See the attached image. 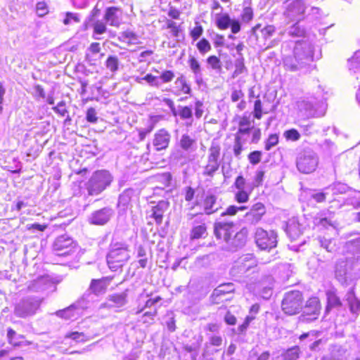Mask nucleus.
<instances>
[{
	"label": "nucleus",
	"instance_id": "nucleus-1",
	"mask_svg": "<svg viewBox=\"0 0 360 360\" xmlns=\"http://www.w3.org/2000/svg\"><path fill=\"white\" fill-rule=\"evenodd\" d=\"M236 229V225L233 221L219 220L214 226L215 236L223 240L226 244V248L231 251L243 248L247 241L248 229L243 228L238 231Z\"/></svg>",
	"mask_w": 360,
	"mask_h": 360
},
{
	"label": "nucleus",
	"instance_id": "nucleus-2",
	"mask_svg": "<svg viewBox=\"0 0 360 360\" xmlns=\"http://www.w3.org/2000/svg\"><path fill=\"white\" fill-rule=\"evenodd\" d=\"M312 60V46L307 42L297 43L294 48L293 56L285 57L283 65L289 71H301L307 73L310 70Z\"/></svg>",
	"mask_w": 360,
	"mask_h": 360
},
{
	"label": "nucleus",
	"instance_id": "nucleus-3",
	"mask_svg": "<svg viewBox=\"0 0 360 360\" xmlns=\"http://www.w3.org/2000/svg\"><path fill=\"white\" fill-rule=\"evenodd\" d=\"M129 251L127 245L122 243H115L107 255V263L112 271L122 268L129 259Z\"/></svg>",
	"mask_w": 360,
	"mask_h": 360
},
{
	"label": "nucleus",
	"instance_id": "nucleus-4",
	"mask_svg": "<svg viewBox=\"0 0 360 360\" xmlns=\"http://www.w3.org/2000/svg\"><path fill=\"white\" fill-rule=\"evenodd\" d=\"M297 106L300 115L307 118L321 117L326 112L324 103L311 98L300 99Z\"/></svg>",
	"mask_w": 360,
	"mask_h": 360
},
{
	"label": "nucleus",
	"instance_id": "nucleus-5",
	"mask_svg": "<svg viewBox=\"0 0 360 360\" xmlns=\"http://www.w3.org/2000/svg\"><path fill=\"white\" fill-rule=\"evenodd\" d=\"M304 297L299 290H291L285 293L281 308L283 311L288 315L292 316L299 314L302 309Z\"/></svg>",
	"mask_w": 360,
	"mask_h": 360
},
{
	"label": "nucleus",
	"instance_id": "nucleus-6",
	"mask_svg": "<svg viewBox=\"0 0 360 360\" xmlns=\"http://www.w3.org/2000/svg\"><path fill=\"white\" fill-rule=\"evenodd\" d=\"M41 303V300L37 297H24L15 304L13 313L17 317L27 318L36 314Z\"/></svg>",
	"mask_w": 360,
	"mask_h": 360
},
{
	"label": "nucleus",
	"instance_id": "nucleus-7",
	"mask_svg": "<svg viewBox=\"0 0 360 360\" xmlns=\"http://www.w3.org/2000/svg\"><path fill=\"white\" fill-rule=\"evenodd\" d=\"M318 165L319 158L311 149H304L297 156L296 166L302 173L309 174L314 172Z\"/></svg>",
	"mask_w": 360,
	"mask_h": 360
},
{
	"label": "nucleus",
	"instance_id": "nucleus-8",
	"mask_svg": "<svg viewBox=\"0 0 360 360\" xmlns=\"http://www.w3.org/2000/svg\"><path fill=\"white\" fill-rule=\"evenodd\" d=\"M112 180L110 174L105 171L96 172L87 184V191L90 195H97L110 186Z\"/></svg>",
	"mask_w": 360,
	"mask_h": 360
},
{
	"label": "nucleus",
	"instance_id": "nucleus-9",
	"mask_svg": "<svg viewBox=\"0 0 360 360\" xmlns=\"http://www.w3.org/2000/svg\"><path fill=\"white\" fill-rule=\"evenodd\" d=\"M348 251L352 253L353 257L347 259V261H340L335 267V274L338 278L343 277L347 274L346 266L349 263L354 264L360 262V237L347 243Z\"/></svg>",
	"mask_w": 360,
	"mask_h": 360
},
{
	"label": "nucleus",
	"instance_id": "nucleus-10",
	"mask_svg": "<svg viewBox=\"0 0 360 360\" xmlns=\"http://www.w3.org/2000/svg\"><path fill=\"white\" fill-rule=\"evenodd\" d=\"M255 239L257 245L261 250H269L277 245V233L273 230L267 231L262 228H257Z\"/></svg>",
	"mask_w": 360,
	"mask_h": 360
},
{
	"label": "nucleus",
	"instance_id": "nucleus-11",
	"mask_svg": "<svg viewBox=\"0 0 360 360\" xmlns=\"http://www.w3.org/2000/svg\"><path fill=\"white\" fill-rule=\"evenodd\" d=\"M321 305L319 299L316 297L309 298L302 305V312L299 316V321L301 322H311L316 320L320 314Z\"/></svg>",
	"mask_w": 360,
	"mask_h": 360
},
{
	"label": "nucleus",
	"instance_id": "nucleus-12",
	"mask_svg": "<svg viewBox=\"0 0 360 360\" xmlns=\"http://www.w3.org/2000/svg\"><path fill=\"white\" fill-rule=\"evenodd\" d=\"M221 148L219 144L212 143L209 149L207 158V164L204 168L203 174L212 176L219 167V158L220 155Z\"/></svg>",
	"mask_w": 360,
	"mask_h": 360
},
{
	"label": "nucleus",
	"instance_id": "nucleus-13",
	"mask_svg": "<svg viewBox=\"0 0 360 360\" xmlns=\"http://www.w3.org/2000/svg\"><path fill=\"white\" fill-rule=\"evenodd\" d=\"M74 248L73 240L66 235L58 236L53 245V250L56 256L69 255L72 252Z\"/></svg>",
	"mask_w": 360,
	"mask_h": 360
},
{
	"label": "nucleus",
	"instance_id": "nucleus-14",
	"mask_svg": "<svg viewBox=\"0 0 360 360\" xmlns=\"http://www.w3.org/2000/svg\"><path fill=\"white\" fill-rule=\"evenodd\" d=\"M306 5L302 0H295L288 4L283 15L290 21H300L304 19Z\"/></svg>",
	"mask_w": 360,
	"mask_h": 360
},
{
	"label": "nucleus",
	"instance_id": "nucleus-15",
	"mask_svg": "<svg viewBox=\"0 0 360 360\" xmlns=\"http://www.w3.org/2000/svg\"><path fill=\"white\" fill-rule=\"evenodd\" d=\"M256 265L257 262L252 254L244 255L235 262L231 273L233 276L244 274Z\"/></svg>",
	"mask_w": 360,
	"mask_h": 360
},
{
	"label": "nucleus",
	"instance_id": "nucleus-16",
	"mask_svg": "<svg viewBox=\"0 0 360 360\" xmlns=\"http://www.w3.org/2000/svg\"><path fill=\"white\" fill-rule=\"evenodd\" d=\"M193 222V227L190 232V239L195 240L200 238H205L207 236V227L202 219V215H194L193 214H188V219L191 220L194 219Z\"/></svg>",
	"mask_w": 360,
	"mask_h": 360
},
{
	"label": "nucleus",
	"instance_id": "nucleus-17",
	"mask_svg": "<svg viewBox=\"0 0 360 360\" xmlns=\"http://www.w3.org/2000/svg\"><path fill=\"white\" fill-rule=\"evenodd\" d=\"M114 214V211L110 207H103L94 212L90 217L89 222L95 225H104L109 221Z\"/></svg>",
	"mask_w": 360,
	"mask_h": 360
},
{
	"label": "nucleus",
	"instance_id": "nucleus-18",
	"mask_svg": "<svg viewBox=\"0 0 360 360\" xmlns=\"http://www.w3.org/2000/svg\"><path fill=\"white\" fill-rule=\"evenodd\" d=\"M169 202L167 200H160L156 205L151 206L148 212V217L153 218L158 225L162 222L163 215L167 211Z\"/></svg>",
	"mask_w": 360,
	"mask_h": 360
},
{
	"label": "nucleus",
	"instance_id": "nucleus-19",
	"mask_svg": "<svg viewBox=\"0 0 360 360\" xmlns=\"http://www.w3.org/2000/svg\"><path fill=\"white\" fill-rule=\"evenodd\" d=\"M128 290L121 293L110 295L107 297V302L101 304V307H122L127 303Z\"/></svg>",
	"mask_w": 360,
	"mask_h": 360
},
{
	"label": "nucleus",
	"instance_id": "nucleus-20",
	"mask_svg": "<svg viewBox=\"0 0 360 360\" xmlns=\"http://www.w3.org/2000/svg\"><path fill=\"white\" fill-rule=\"evenodd\" d=\"M265 213L264 205L262 202H257L252 206L250 210L245 214V217L247 221L255 224L261 220Z\"/></svg>",
	"mask_w": 360,
	"mask_h": 360
},
{
	"label": "nucleus",
	"instance_id": "nucleus-21",
	"mask_svg": "<svg viewBox=\"0 0 360 360\" xmlns=\"http://www.w3.org/2000/svg\"><path fill=\"white\" fill-rule=\"evenodd\" d=\"M104 20L110 26L119 27L122 20V11L116 6L108 7L105 9Z\"/></svg>",
	"mask_w": 360,
	"mask_h": 360
},
{
	"label": "nucleus",
	"instance_id": "nucleus-22",
	"mask_svg": "<svg viewBox=\"0 0 360 360\" xmlns=\"http://www.w3.org/2000/svg\"><path fill=\"white\" fill-rule=\"evenodd\" d=\"M170 138L169 131L161 129L155 134L153 144L157 150L166 149L170 142Z\"/></svg>",
	"mask_w": 360,
	"mask_h": 360
},
{
	"label": "nucleus",
	"instance_id": "nucleus-23",
	"mask_svg": "<svg viewBox=\"0 0 360 360\" xmlns=\"http://www.w3.org/2000/svg\"><path fill=\"white\" fill-rule=\"evenodd\" d=\"M274 280L271 276H265L262 278L257 284L260 290V295L264 299H269L272 295Z\"/></svg>",
	"mask_w": 360,
	"mask_h": 360
},
{
	"label": "nucleus",
	"instance_id": "nucleus-24",
	"mask_svg": "<svg viewBox=\"0 0 360 360\" xmlns=\"http://www.w3.org/2000/svg\"><path fill=\"white\" fill-rule=\"evenodd\" d=\"M285 232L292 240H297L302 234V227L297 218L292 217L288 221Z\"/></svg>",
	"mask_w": 360,
	"mask_h": 360
},
{
	"label": "nucleus",
	"instance_id": "nucleus-25",
	"mask_svg": "<svg viewBox=\"0 0 360 360\" xmlns=\"http://www.w3.org/2000/svg\"><path fill=\"white\" fill-rule=\"evenodd\" d=\"M112 279V277L110 276L103 277L101 279H93L91 280L89 290L96 295L104 294Z\"/></svg>",
	"mask_w": 360,
	"mask_h": 360
},
{
	"label": "nucleus",
	"instance_id": "nucleus-26",
	"mask_svg": "<svg viewBox=\"0 0 360 360\" xmlns=\"http://www.w3.org/2000/svg\"><path fill=\"white\" fill-rule=\"evenodd\" d=\"M50 285H51V283L49 278L46 276H41L31 281L28 284L27 288L31 292H39L46 290Z\"/></svg>",
	"mask_w": 360,
	"mask_h": 360
},
{
	"label": "nucleus",
	"instance_id": "nucleus-27",
	"mask_svg": "<svg viewBox=\"0 0 360 360\" xmlns=\"http://www.w3.org/2000/svg\"><path fill=\"white\" fill-rule=\"evenodd\" d=\"M80 311L77 304H73L64 309L57 311L56 314L58 317L66 320L75 319L79 315Z\"/></svg>",
	"mask_w": 360,
	"mask_h": 360
},
{
	"label": "nucleus",
	"instance_id": "nucleus-28",
	"mask_svg": "<svg viewBox=\"0 0 360 360\" xmlns=\"http://www.w3.org/2000/svg\"><path fill=\"white\" fill-rule=\"evenodd\" d=\"M133 195L132 189H127L120 195L117 206L121 210L125 211L129 207Z\"/></svg>",
	"mask_w": 360,
	"mask_h": 360
},
{
	"label": "nucleus",
	"instance_id": "nucleus-29",
	"mask_svg": "<svg viewBox=\"0 0 360 360\" xmlns=\"http://www.w3.org/2000/svg\"><path fill=\"white\" fill-rule=\"evenodd\" d=\"M188 63L192 72L194 75L195 82L198 84H200L202 82V73L200 63L193 56L189 57Z\"/></svg>",
	"mask_w": 360,
	"mask_h": 360
},
{
	"label": "nucleus",
	"instance_id": "nucleus-30",
	"mask_svg": "<svg viewBox=\"0 0 360 360\" xmlns=\"http://www.w3.org/2000/svg\"><path fill=\"white\" fill-rule=\"evenodd\" d=\"M310 198L316 202L321 203L328 200L330 203L333 202V200L329 196L327 187L322 190L313 191L310 193Z\"/></svg>",
	"mask_w": 360,
	"mask_h": 360
},
{
	"label": "nucleus",
	"instance_id": "nucleus-31",
	"mask_svg": "<svg viewBox=\"0 0 360 360\" xmlns=\"http://www.w3.org/2000/svg\"><path fill=\"white\" fill-rule=\"evenodd\" d=\"M346 300L351 312L357 314L360 311V301L355 297L353 290L347 293Z\"/></svg>",
	"mask_w": 360,
	"mask_h": 360
},
{
	"label": "nucleus",
	"instance_id": "nucleus-32",
	"mask_svg": "<svg viewBox=\"0 0 360 360\" xmlns=\"http://www.w3.org/2000/svg\"><path fill=\"white\" fill-rule=\"evenodd\" d=\"M217 196L213 194H207L204 200V208L207 214L214 213L217 210Z\"/></svg>",
	"mask_w": 360,
	"mask_h": 360
},
{
	"label": "nucleus",
	"instance_id": "nucleus-33",
	"mask_svg": "<svg viewBox=\"0 0 360 360\" xmlns=\"http://www.w3.org/2000/svg\"><path fill=\"white\" fill-rule=\"evenodd\" d=\"M215 22L217 27L220 30H226L232 22L228 13H217L215 16Z\"/></svg>",
	"mask_w": 360,
	"mask_h": 360
},
{
	"label": "nucleus",
	"instance_id": "nucleus-34",
	"mask_svg": "<svg viewBox=\"0 0 360 360\" xmlns=\"http://www.w3.org/2000/svg\"><path fill=\"white\" fill-rule=\"evenodd\" d=\"M174 84L176 89L175 94L178 96L181 93L189 94L191 91L190 86L187 84L186 78L183 75H181L176 79Z\"/></svg>",
	"mask_w": 360,
	"mask_h": 360
},
{
	"label": "nucleus",
	"instance_id": "nucleus-35",
	"mask_svg": "<svg viewBox=\"0 0 360 360\" xmlns=\"http://www.w3.org/2000/svg\"><path fill=\"white\" fill-rule=\"evenodd\" d=\"M328 304L326 309V312L328 313L331 308L338 307L342 305L340 298L337 296L336 293L333 290H328L326 292Z\"/></svg>",
	"mask_w": 360,
	"mask_h": 360
},
{
	"label": "nucleus",
	"instance_id": "nucleus-36",
	"mask_svg": "<svg viewBox=\"0 0 360 360\" xmlns=\"http://www.w3.org/2000/svg\"><path fill=\"white\" fill-rule=\"evenodd\" d=\"M327 189L329 193L330 198L333 200V202H334L336 200V195L346 192L347 186L345 184L339 183L328 186Z\"/></svg>",
	"mask_w": 360,
	"mask_h": 360
},
{
	"label": "nucleus",
	"instance_id": "nucleus-37",
	"mask_svg": "<svg viewBox=\"0 0 360 360\" xmlns=\"http://www.w3.org/2000/svg\"><path fill=\"white\" fill-rule=\"evenodd\" d=\"M318 241L321 247L326 250L329 252L336 250L335 242L333 239H328L324 237H319Z\"/></svg>",
	"mask_w": 360,
	"mask_h": 360
},
{
	"label": "nucleus",
	"instance_id": "nucleus-38",
	"mask_svg": "<svg viewBox=\"0 0 360 360\" xmlns=\"http://www.w3.org/2000/svg\"><path fill=\"white\" fill-rule=\"evenodd\" d=\"M348 68L350 71L356 72L360 70V52L356 51L354 56L348 60Z\"/></svg>",
	"mask_w": 360,
	"mask_h": 360
},
{
	"label": "nucleus",
	"instance_id": "nucleus-39",
	"mask_svg": "<svg viewBox=\"0 0 360 360\" xmlns=\"http://www.w3.org/2000/svg\"><path fill=\"white\" fill-rule=\"evenodd\" d=\"M119 64V59L116 56H108L105 63L106 68L112 74L115 73L118 70Z\"/></svg>",
	"mask_w": 360,
	"mask_h": 360
},
{
	"label": "nucleus",
	"instance_id": "nucleus-40",
	"mask_svg": "<svg viewBox=\"0 0 360 360\" xmlns=\"http://www.w3.org/2000/svg\"><path fill=\"white\" fill-rule=\"evenodd\" d=\"M234 287L233 283H224L220 285H219L217 288L214 290V295L216 296H220L222 295H225L227 293H230L233 292Z\"/></svg>",
	"mask_w": 360,
	"mask_h": 360
},
{
	"label": "nucleus",
	"instance_id": "nucleus-41",
	"mask_svg": "<svg viewBox=\"0 0 360 360\" xmlns=\"http://www.w3.org/2000/svg\"><path fill=\"white\" fill-rule=\"evenodd\" d=\"M180 146L184 150H189L192 148L193 146L195 143V139H192L188 134H183L180 139Z\"/></svg>",
	"mask_w": 360,
	"mask_h": 360
},
{
	"label": "nucleus",
	"instance_id": "nucleus-42",
	"mask_svg": "<svg viewBox=\"0 0 360 360\" xmlns=\"http://www.w3.org/2000/svg\"><path fill=\"white\" fill-rule=\"evenodd\" d=\"M300 348L297 346L292 347L283 354L284 360H297L300 356Z\"/></svg>",
	"mask_w": 360,
	"mask_h": 360
},
{
	"label": "nucleus",
	"instance_id": "nucleus-43",
	"mask_svg": "<svg viewBox=\"0 0 360 360\" xmlns=\"http://www.w3.org/2000/svg\"><path fill=\"white\" fill-rule=\"evenodd\" d=\"M121 38L122 40L128 44H136L138 42V36L137 34L129 30H127L122 33Z\"/></svg>",
	"mask_w": 360,
	"mask_h": 360
},
{
	"label": "nucleus",
	"instance_id": "nucleus-44",
	"mask_svg": "<svg viewBox=\"0 0 360 360\" xmlns=\"http://www.w3.org/2000/svg\"><path fill=\"white\" fill-rule=\"evenodd\" d=\"M63 22L65 25L79 23L80 22V18L78 13L67 12Z\"/></svg>",
	"mask_w": 360,
	"mask_h": 360
},
{
	"label": "nucleus",
	"instance_id": "nucleus-45",
	"mask_svg": "<svg viewBox=\"0 0 360 360\" xmlns=\"http://www.w3.org/2000/svg\"><path fill=\"white\" fill-rule=\"evenodd\" d=\"M235 68L233 75V77H236L245 72L246 68L244 64V58L243 56L239 57L236 60Z\"/></svg>",
	"mask_w": 360,
	"mask_h": 360
},
{
	"label": "nucleus",
	"instance_id": "nucleus-46",
	"mask_svg": "<svg viewBox=\"0 0 360 360\" xmlns=\"http://www.w3.org/2000/svg\"><path fill=\"white\" fill-rule=\"evenodd\" d=\"M283 136L288 141H297L300 139L301 136L297 129H290L284 131Z\"/></svg>",
	"mask_w": 360,
	"mask_h": 360
},
{
	"label": "nucleus",
	"instance_id": "nucleus-47",
	"mask_svg": "<svg viewBox=\"0 0 360 360\" xmlns=\"http://www.w3.org/2000/svg\"><path fill=\"white\" fill-rule=\"evenodd\" d=\"M246 209H247V207H245V206L238 207L236 205H230L226 209V210L224 212H223L221 214V217H224L226 215L233 216V215L236 214V213L238 211H244Z\"/></svg>",
	"mask_w": 360,
	"mask_h": 360
},
{
	"label": "nucleus",
	"instance_id": "nucleus-48",
	"mask_svg": "<svg viewBox=\"0 0 360 360\" xmlns=\"http://www.w3.org/2000/svg\"><path fill=\"white\" fill-rule=\"evenodd\" d=\"M178 115L182 120L191 119L193 115L191 108L188 106H179Z\"/></svg>",
	"mask_w": 360,
	"mask_h": 360
},
{
	"label": "nucleus",
	"instance_id": "nucleus-49",
	"mask_svg": "<svg viewBox=\"0 0 360 360\" xmlns=\"http://www.w3.org/2000/svg\"><path fill=\"white\" fill-rule=\"evenodd\" d=\"M288 34L292 37H302L304 34V30L296 22L289 28Z\"/></svg>",
	"mask_w": 360,
	"mask_h": 360
},
{
	"label": "nucleus",
	"instance_id": "nucleus-50",
	"mask_svg": "<svg viewBox=\"0 0 360 360\" xmlns=\"http://www.w3.org/2000/svg\"><path fill=\"white\" fill-rule=\"evenodd\" d=\"M197 48L200 53L205 54L211 50V45L206 39H202L197 44Z\"/></svg>",
	"mask_w": 360,
	"mask_h": 360
},
{
	"label": "nucleus",
	"instance_id": "nucleus-51",
	"mask_svg": "<svg viewBox=\"0 0 360 360\" xmlns=\"http://www.w3.org/2000/svg\"><path fill=\"white\" fill-rule=\"evenodd\" d=\"M101 51L100 44L97 42H93L90 44L89 47L87 49V52L86 53V58L88 60H90L91 54L94 55L98 53Z\"/></svg>",
	"mask_w": 360,
	"mask_h": 360
},
{
	"label": "nucleus",
	"instance_id": "nucleus-52",
	"mask_svg": "<svg viewBox=\"0 0 360 360\" xmlns=\"http://www.w3.org/2000/svg\"><path fill=\"white\" fill-rule=\"evenodd\" d=\"M218 352V349H211L208 343L205 344V348L202 353L203 360H212L213 355Z\"/></svg>",
	"mask_w": 360,
	"mask_h": 360
},
{
	"label": "nucleus",
	"instance_id": "nucleus-53",
	"mask_svg": "<svg viewBox=\"0 0 360 360\" xmlns=\"http://www.w3.org/2000/svg\"><path fill=\"white\" fill-rule=\"evenodd\" d=\"M320 334V332L317 330H311L309 332L302 334L299 339L301 342L305 341L307 339L309 342L314 341Z\"/></svg>",
	"mask_w": 360,
	"mask_h": 360
},
{
	"label": "nucleus",
	"instance_id": "nucleus-54",
	"mask_svg": "<svg viewBox=\"0 0 360 360\" xmlns=\"http://www.w3.org/2000/svg\"><path fill=\"white\" fill-rule=\"evenodd\" d=\"M234 198L239 203L246 202L249 199V193L245 190H238Z\"/></svg>",
	"mask_w": 360,
	"mask_h": 360
},
{
	"label": "nucleus",
	"instance_id": "nucleus-55",
	"mask_svg": "<svg viewBox=\"0 0 360 360\" xmlns=\"http://www.w3.org/2000/svg\"><path fill=\"white\" fill-rule=\"evenodd\" d=\"M94 32L97 34H102L107 30L105 23L101 20H96L94 25Z\"/></svg>",
	"mask_w": 360,
	"mask_h": 360
},
{
	"label": "nucleus",
	"instance_id": "nucleus-56",
	"mask_svg": "<svg viewBox=\"0 0 360 360\" xmlns=\"http://www.w3.org/2000/svg\"><path fill=\"white\" fill-rule=\"evenodd\" d=\"M347 203L354 207H360V192H355L347 199Z\"/></svg>",
	"mask_w": 360,
	"mask_h": 360
},
{
	"label": "nucleus",
	"instance_id": "nucleus-57",
	"mask_svg": "<svg viewBox=\"0 0 360 360\" xmlns=\"http://www.w3.org/2000/svg\"><path fill=\"white\" fill-rule=\"evenodd\" d=\"M278 143V136L276 134H271L265 144L266 150H269Z\"/></svg>",
	"mask_w": 360,
	"mask_h": 360
},
{
	"label": "nucleus",
	"instance_id": "nucleus-58",
	"mask_svg": "<svg viewBox=\"0 0 360 360\" xmlns=\"http://www.w3.org/2000/svg\"><path fill=\"white\" fill-rule=\"evenodd\" d=\"M315 224L318 226H321L323 228H328V226H333L335 227L334 223L328 218H316L315 220Z\"/></svg>",
	"mask_w": 360,
	"mask_h": 360
},
{
	"label": "nucleus",
	"instance_id": "nucleus-59",
	"mask_svg": "<svg viewBox=\"0 0 360 360\" xmlns=\"http://www.w3.org/2000/svg\"><path fill=\"white\" fill-rule=\"evenodd\" d=\"M167 27L171 29L172 34L174 37H178L180 32L179 26L176 25V23L172 20H168L167 21Z\"/></svg>",
	"mask_w": 360,
	"mask_h": 360
},
{
	"label": "nucleus",
	"instance_id": "nucleus-60",
	"mask_svg": "<svg viewBox=\"0 0 360 360\" xmlns=\"http://www.w3.org/2000/svg\"><path fill=\"white\" fill-rule=\"evenodd\" d=\"M86 119L87 122L96 123L98 121L97 112L94 108H89L86 112Z\"/></svg>",
	"mask_w": 360,
	"mask_h": 360
},
{
	"label": "nucleus",
	"instance_id": "nucleus-61",
	"mask_svg": "<svg viewBox=\"0 0 360 360\" xmlns=\"http://www.w3.org/2000/svg\"><path fill=\"white\" fill-rule=\"evenodd\" d=\"M262 153L258 150L250 153L248 155V159L252 165H257L261 161Z\"/></svg>",
	"mask_w": 360,
	"mask_h": 360
},
{
	"label": "nucleus",
	"instance_id": "nucleus-62",
	"mask_svg": "<svg viewBox=\"0 0 360 360\" xmlns=\"http://www.w3.org/2000/svg\"><path fill=\"white\" fill-rule=\"evenodd\" d=\"M250 122L246 118H243L239 122L238 132L240 134H248L250 131Z\"/></svg>",
	"mask_w": 360,
	"mask_h": 360
},
{
	"label": "nucleus",
	"instance_id": "nucleus-63",
	"mask_svg": "<svg viewBox=\"0 0 360 360\" xmlns=\"http://www.w3.org/2000/svg\"><path fill=\"white\" fill-rule=\"evenodd\" d=\"M65 338H71L77 342H84L86 340L84 334L83 333L79 332H72L68 333L65 335Z\"/></svg>",
	"mask_w": 360,
	"mask_h": 360
},
{
	"label": "nucleus",
	"instance_id": "nucleus-64",
	"mask_svg": "<svg viewBox=\"0 0 360 360\" xmlns=\"http://www.w3.org/2000/svg\"><path fill=\"white\" fill-rule=\"evenodd\" d=\"M242 20L244 22H249L252 19L253 17V11L250 7H245L243 10V13L241 15Z\"/></svg>",
	"mask_w": 360,
	"mask_h": 360
}]
</instances>
